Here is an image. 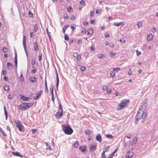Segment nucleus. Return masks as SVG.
<instances>
[{
	"label": "nucleus",
	"instance_id": "1",
	"mask_svg": "<svg viewBox=\"0 0 158 158\" xmlns=\"http://www.w3.org/2000/svg\"><path fill=\"white\" fill-rule=\"evenodd\" d=\"M147 116V113L144 110H143L141 109H139L136 116V120L135 121V124H137L139 120L142 119V122H143Z\"/></svg>",
	"mask_w": 158,
	"mask_h": 158
},
{
	"label": "nucleus",
	"instance_id": "2",
	"mask_svg": "<svg viewBox=\"0 0 158 158\" xmlns=\"http://www.w3.org/2000/svg\"><path fill=\"white\" fill-rule=\"evenodd\" d=\"M33 102H26L21 103L18 106V108L19 110H24L28 109L30 107L32 106L33 105Z\"/></svg>",
	"mask_w": 158,
	"mask_h": 158
},
{
	"label": "nucleus",
	"instance_id": "3",
	"mask_svg": "<svg viewBox=\"0 0 158 158\" xmlns=\"http://www.w3.org/2000/svg\"><path fill=\"white\" fill-rule=\"evenodd\" d=\"M129 103V100L127 99L123 100L121 103H119L117 107V109L120 110L127 106Z\"/></svg>",
	"mask_w": 158,
	"mask_h": 158
},
{
	"label": "nucleus",
	"instance_id": "4",
	"mask_svg": "<svg viewBox=\"0 0 158 158\" xmlns=\"http://www.w3.org/2000/svg\"><path fill=\"white\" fill-rule=\"evenodd\" d=\"M62 127L63 130L65 134L70 135L73 133V130L70 127L65 125L62 126Z\"/></svg>",
	"mask_w": 158,
	"mask_h": 158
},
{
	"label": "nucleus",
	"instance_id": "5",
	"mask_svg": "<svg viewBox=\"0 0 158 158\" xmlns=\"http://www.w3.org/2000/svg\"><path fill=\"white\" fill-rule=\"evenodd\" d=\"M63 110L61 105L59 106V108L58 109V111L56 114L55 116L56 118L59 119L60 118L63 114Z\"/></svg>",
	"mask_w": 158,
	"mask_h": 158
},
{
	"label": "nucleus",
	"instance_id": "6",
	"mask_svg": "<svg viewBox=\"0 0 158 158\" xmlns=\"http://www.w3.org/2000/svg\"><path fill=\"white\" fill-rule=\"evenodd\" d=\"M15 123L16 127L19 129V131H23L24 127L21 121L18 120H16L15 121Z\"/></svg>",
	"mask_w": 158,
	"mask_h": 158
},
{
	"label": "nucleus",
	"instance_id": "7",
	"mask_svg": "<svg viewBox=\"0 0 158 158\" xmlns=\"http://www.w3.org/2000/svg\"><path fill=\"white\" fill-rule=\"evenodd\" d=\"M73 56L75 58L77 59V66H80V62L81 61V56L80 54H78L77 52H74L73 54Z\"/></svg>",
	"mask_w": 158,
	"mask_h": 158
},
{
	"label": "nucleus",
	"instance_id": "8",
	"mask_svg": "<svg viewBox=\"0 0 158 158\" xmlns=\"http://www.w3.org/2000/svg\"><path fill=\"white\" fill-rule=\"evenodd\" d=\"M43 91L42 90H41L40 91L37 92L36 93V96H34L33 97V99L34 100L37 99L39 98L41 95V94H42Z\"/></svg>",
	"mask_w": 158,
	"mask_h": 158
},
{
	"label": "nucleus",
	"instance_id": "9",
	"mask_svg": "<svg viewBox=\"0 0 158 158\" xmlns=\"http://www.w3.org/2000/svg\"><path fill=\"white\" fill-rule=\"evenodd\" d=\"M133 152L132 151H129L126 155V158H132Z\"/></svg>",
	"mask_w": 158,
	"mask_h": 158
},
{
	"label": "nucleus",
	"instance_id": "10",
	"mask_svg": "<svg viewBox=\"0 0 158 158\" xmlns=\"http://www.w3.org/2000/svg\"><path fill=\"white\" fill-rule=\"evenodd\" d=\"M103 90H106V92L107 93H110L111 92L112 90L111 89H109L107 85H104L102 87Z\"/></svg>",
	"mask_w": 158,
	"mask_h": 158
},
{
	"label": "nucleus",
	"instance_id": "11",
	"mask_svg": "<svg viewBox=\"0 0 158 158\" xmlns=\"http://www.w3.org/2000/svg\"><path fill=\"white\" fill-rule=\"evenodd\" d=\"M96 148V147L95 143H93L91 144L90 146L89 147V149L90 151H93L95 150Z\"/></svg>",
	"mask_w": 158,
	"mask_h": 158
},
{
	"label": "nucleus",
	"instance_id": "12",
	"mask_svg": "<svg viewBox=\"0 0 158 158\" xmlns=\"http://www.w3.org/2000/svg\"><path fill=\"white\" fill-rule=\"evenodd\" d=\"M93 32V30L92 28L89 29H88L87 34L90 36H91Z\"/></svg>",
	"mask_w": 158,
	"mask_h": 158
},
{
	"label": "nucleus",
	"instance_id": "13",
	"mask_svg": "<svg viewBox=\"0 0 158 158\" xmlns=\"http://www.w3.org/2000/svg\"><path fill=\"white\" fill-rule=\"evenodd\" d=\"M12 154H13L14 155L16 156H19L21 157H23V156L20 154L18 152H13L12 153Z\"/></svg>",
	"mask_w": 158,
	"mask_h": 158
},
{
	"label": "nucleus",
	"instance_id": "14",
	"mask_svg": "<svg viewBox=\"0 0 158 158\" xmlns=\"http://www.w3.org/2000/svg\"><path fill=\"white\" fill-rule=\"evenodd\" d=\"M96 139L99 142H101L102 141V138L100 134H98L96 136Z\"/></svg>",
	"mask_w": 158,
	"mask_h": 158
},
{
	"label": "nucleus",
	"instance_id": "15",
	"mask_svg": "<svg viewBox=\"0 0 158 158\" xmlns=\"http://www.w3.org/2000/svg\"><path fill=\"white\" fill-rule=\"evenodd\" d=\"M33 46L34 50L36 51H38V46L37 43L36 42H35L33 43Z\"/></svg>",
	"mask_w": 158,
	"mask_h": 158
},
{
	"label": "nucleus",
	"instance_id": "16",
	"mask_svg": "<svg viewBox=\"0 0 158 158\" xmlns=\"http://www.w3.org/2000/svg\"><path fill=\"white\" fill-rule=\"evenodd\" d=\"M21 98L23 101H29L31 99L30 97H26L23 95L21 97Z\"/></svg>",
	"mask_w": 158,
	"mask_h": 158
},
{
	"label": "nucleus",
	"instance_id": "17",
	"mask_svg": "<svg viewBox=\"0 0 158 158\" xmlns=\"http://www.w3.org/2000/svg\"><path fill=\"white\" fill-rule=\"evenodd\" d=\"M7 68L10 69H11L13 67V65L11 63L8 62L7 63Z\"/></svg>",
	"mask_w": 158,
	"mask_h": 158
},
{
	"label": "nucleus",
	"instance_id": "18",
	"mask_svg": "<svg viewBox=\"0 0 158 158\" xmlns=\"http://www.w3.org/2000/svg\"><path fill=\"white\" fill-rule=\"evenodd\" d=\"M153 38V36L152 34H149L147 35V40L148 41L151 40Z\"/></svg>",
	"mask_w": 158,
	"mask_h": 158
},
{
	"label": "nucleus",
	"instance_id": "19",
	"mask_svg": "<svg viewBox=\"0 0 158 158\" xmlns=\"http://www.w3.org/2000/svg\"><path fill=\"white\" fill-rule=\"evenodd\" d=\"M15 65L17 67V54L16 52L15 53Z\"/></svg>",
	"mask_w": 158,
	"mask_h": 158
},
{
	"label": "nucleus",
	"instance_id": "20",
	"mask_svg": "<svg viewBox=\"0 0 158 158\" xmlns=\"http://www.w3.org/2000/svg\"><path fill=\"white\" fill-rule=\"evenodd\" d=\"M114 24L115 26H119L120 25H123L124 24V23L123 22H121L120 23H117L114 22Z\"/></svg>",
	"mask_w": 158,
	"mask_h": 158
},
{
	"label": "nucleus",
	"instance_id": "21",
	"mask_svg": "<svg viewBox=\"0 0 158 158\" xmlns=\"http://www.w3.org/2000/svg\"><path fill=\"white\" fill-rule=\"evenodd\" d=\"M30 80L31 82H34L36 81V78L35 77H31L30 78Z\"/></svg>",
	"mask_w": 158,
	"mask_h": 158
},
{
	"label": "nucleus",
	"instance_id": "22",
	"mask_svg": "<svg viewBox=\"0 0 158 158\" xmlns=\"http://www.w3.org/2000/svg\"><path fill=\"white\" fill-rule=\"evenodd\" d=\"M69 25L66 24V25H65L63 27V33L64 34H65V31H66V29L68 27H69Z\"/></svg>",
	"mask_w": 158,
	"mask_h": 158
},
{
	"label": "nucleus",
	"instance_id": "23",
	"mask_svg": "<svg viewBox=\"0 0 158 158\" xmlns=\"http://www.w3.org/2000/svg\"><path fill=\"white\" fill-rule=\"evenodd\" d=\"M79 149L82 152H84L86 149V148L85 146L80 147Z\"/></svg>",
	"mask_w": 158,
	"mask_h": 158
},
{
	"label": "nucleus",
	"instance_id": "24",
	"mask_svg": "<svg viewBox=\"0 0 158 158\" xmlns=\"http://www.w3.org/2000/svg\"><path fill=\"white\" fill-rule=\"evenodd\" d=\"M32 68H33V69L31 71V73L32 74H34L37 71V69L36 68H35L34 66H32Z\"/></svg>",
	"mask_w": 158,
	"mask_h": 158
},
{
	"label": "nucleus",
	"instance_id": "25",
	"mask_svg": "<svg viewBox=\"0 0 158 158\" xmlns=\"http://www.w3.org/2000/svg\"><path fill=\"white\" fill-rule=\"evenodd\" d=\"M59 80L58 76V75L57 74L56 76V88H57L59 84Z\"/></svg>",
	"mask_w": 158,
	"mask_h": 158
},
{
	"label": "nucleus",
	"instance_id": "26",
	"mask_svg": "<svg viewBox=\"0 0 158 158\" xmlns=\"http://www.w3.org/2000/svg\"><path fill=\"white\" fill-rule=\"evenodd\" d=\"M38 25L37 24H35L33 28L34 31V32H36L38 30Z\"/></svg>",
	"mask_w": 158,
	"mask_h": 158
},
{
	"label": "nucleus",
	"instance_id": "27",
	"mask_svg": "<svg viewBox=\"0 0 158 158\" xmlns=\"http://www.w3.org/2000/svg\"><path fill=\"white\" fill-rule=\"evenodd\" d=\"M23 45H26V36L25 35H24L23 36Z\"/></svg>",
	"mask_w": 158,
	"mask_h": 158
},
{
	"label": "nucleus",
	"instance_id": "28",
	"mask_svg": "<svg viewBox=\"0 0 158 158\" xmlns=\"http://www.w3.org/2000/svg\"><path fill=\"white\" fill-rule=\"evenodd\" d=\"M85 134L88 135H90L91 134V132L89 130H85Z\"/></svg>",
	"mask_w": 158,
	"mask_h": 158
},
{
	"label": "nucleus",
	"instance_id": "29",
	"mask_svg": "<svg viewBox=\"0 0 158 158\" xmlns=\"http://www.w3.org/2000/svg\"><path fill=\"white\" fill-rule=\"evenodd\" d=\"M79 145V143L78 141L76 142L73 144V147L74 148H77Z\"/></svg>",
	"mask_w": 158,
	"mask_h": 158
},
{
	"label": "nucleus",
	"instance_id": "30",
	"mask_svg": "<svg viewBox=\"0 0 158 158\" xmlns=\"http://www.w3.org/2000/svg\"><path fill=\"white\" fill-rule=\"evenodd\" d=\"M82 33L85 34L86 32V30L85 28H83L81 29V31Z\"/></svg>",
	"mask_w": 158,
	"mask_h": 158
},
{
	"label": "nucleus",
	"instance_id": "31",
	"mask_svg": "<svg viewBox=\"0 0 158 158\" xmlns=\"http://www.w3.org/2000/svg\"><path fill=\"white\" fill-rule=\"evenodd\" d=\"M2 51L4 52H8V49L6 47H4L3 48Z\"/></svg>",
	"mask_w": 158,
	"mask_h": 158
},
{
	"label": "nucleus",
	"instance_id": "32",
	"mask_svg": "<svg viewBox=\"0 0 158 158\" xmlns=\"http://www.w3.org/2000/svg\"><path fill=\"white\" fill-rule=\"evenodd\" d=\"M45 144L46 146H47V148L46 149H49L50 150H52V148L50 146L48 145V143H45Z\"/></svg>",
	"mask_w": 158,
	"mask_h": 158
},
{
	"label": "nucleus",
	"instance_id": "33",
	"mask_svg": "<svg viewBox=\"0 0 158 158\" xmlns=\"http://www.w3.org/2000/svg\"><path fill=\"white\" fill-rule=\"evenodd\" d=\"M106 137L109 139H112L113 138V136L110 134H108L106 135Z\"/></svg>",
	"mask_w": 158,
	"mask_h": 158
},
{
	"label": "nucleus",
	"instance_id": "34",
	"mask_svg": "<svg viewBox=\"0 0 158 158\" xmlns=\"http://www.w3.org/2000/svg\"><path fill=\"white\" fill-rule=\"evenodd\" d=\"M106 152V151L103 152L102 154V158H106V156L105 155V152Z\"/></svg>",
	"mask_w": 158,
	"mask_h": 158
},
{
	"label": "nucleus",
	"instance_id": "35",
	"mask_svg": "<svg viewBox=\"0 0 158 158\" xmlns=\"http://www.w3.org/2000/svg\"><path fill=\"white\" fill-rule=\"evenodd\" d=\"M1 132H2V134L3 135L4 137H6V133L3 131L2 129H0Z\"/></svg>",
	"mask_w": 158,
	"mask_h": 158
},
{
	"label": "nucleus",
	"instance_id": "36",
	"mask_svg": "<svg viewBox=\"0 0 158 158\" xmlns=\"http://www.w3.org/2000/svg\"><path fill=\"white\" fill-rule=\"evenodd\" d=\"M4 112H5V114L6 117V118H7V116H8V113L6 111V109L5 107H4Z\"/></svg>",
	"mask_w": 158,
	"mask_h": 158
},
{
	"label": "nucleus",
	"instance_id": "37",
	"mask_svg": "<svg viewBox=\"0 0 158 158\" xmlns=\"http://www.w3.org/2000/svg\"><path fill=\"white\" fill-rule=\"evenodd\" d=\"M137 139H138V138L137 137H135L132 140V142L133 143H136L137 141Z\"/></svg>",
	"mask_w": 158,
	"mask_h": 158
},
{
	"label": "nucleus",
	"instance_id": "38",
	"mask_svg": "<svg viewBox=\"0 0 158 158\" xmlns=\"http://www.w3.org/2000/svg\"><path fill=\"white\" fill-rule=\"evenodd\" d=\"M67 9L68 11L69 12H71V10H72V8L71 6H68L67 8Z\"/></svg>",
	"mask_w": 158,
	"mask_h": 158
},
{
	"label": "nucleus",
	"instance_id": "39",
	"mask_svg": "<svg viewBox=\"0 0 158 158\" xmlns=\"http://www.w3.org/2000/svg\"><path fill=\"white\" fill-rule=\"evenodd\" d=\"M137 25L138 26V27H141L142 26V23L140 21L138 22L137 23Z\"/></svg>",
	"mask_w": 158,
	"mask_h": 158
},
{
	"label": "nucleus",
	"instance_id": "40",
	"mask_svg": "<svg viewBox=\"0 0 158 158\" xmlns=\"http://www.w3.org/2000/svg\"><path fill=\"white\" fill-rule=\"evenodd\" d=\"M9 89V87L7 85H5L4 86V89L6 91H8Z\"/></svg>",
	"mask_w": 158,
	"mask_h": 158
},
{
	"label": "nucleus",
	"instance_id": "41",
	"mask_svg": "<svg viewBox=\"0 0 158 158\" xmlns=\"http://www.w3.org/2000/svg\"><path fill=\"white\" fill-rule=\"evenodd\" d=\"M23 47L24 48V50H25V53L27 55V47L26 46V45H23Z\"/></svg>",
	"mask_w": 158,
	"mask_h": 158
},
{
	"label": "nucleus",
	"instance_id": "42",
	"mask_svg": "<svg viewBox=\"0 0 158 158\" xmlns=\"http://www.w3.org/2000/svg\"><path fill=\"white\" fill-rule=\"evenodd\" d=\"M120 70V68L119 67H117L115 68H114L113 69V71H116V72H118Z\"/></svg>",
	"mask_w": 158,
	"mask_h": 158
},
{
	"label": "nucleus",
	"instance_id": "43",
	"mask_svg": "<svg viewBox=\"0 0 158 158\" xmlns=\"http://www.w3.org/2000/svg\"><path fill=\"white\" fill-rule=\"evenodd\" d=\"M110 75L111 77H114L115 76V73L113 72H111L110 73Z\"/></svg>",
	"mask_w": 158,
	"mask_h": 158
},
{
	"label": "nucleus",
	"instance_id": "44",
	"mask_svg": "<svg viewBox=\"0 0 158 158\" xmlns=\"http://www.w3.org/2000/svg\"><path fill=\"white\" fill-rule=\"evenodd\" d=\"M85 67L83 66H82L80 67L81 70L83 71H84L85 70Z\"/></svg>",
	"mask_w": 158,
	"mask_h": 158
},
{
	"label": "nucleus",
	"instance_id": "45",
	"mask_svg": "<svg viewBox=\"0 0 158 158\" xmlns=\"http://www.w3.org/2000/svg\"><path fill=\"white\" fill-rule=\"evenodd\" d=\"M64 39L66 40L69 41V38L68 36L66 35H64Z\"/></svg>",
	"mask_w": 158,
	"mask_h": 158
},
{
	"label": "nucleus",
	"instance_id": "46",
	"mask_svg": "<svg viewBox=\"0 0 158 158\" xmlns=\"http://www.w3.org/2000/svg\"><path fill=\"white\" fill-rule=\"evenodd\" d=\"M80 3L81 5H85V1L83 0H81L80 2Z\"/></svg>",
	"mask_w": 158,
	"mask_h": 158
},
{
	"label": "nucleus",
	"instance_id": "47",
	"mask_svg": "<svg viewBox=\"0 0 158 158\" xmlns=\"http://www.w3.org/2000/svg\"><path fill=\"white\" fill-rule=\"evenodd\" d=\"M115 54H116V53L115 52H112L110 53V55L111 57H112L113 56H115Z\"/></svg>",
	"mask_w": 158,
	"mask_h": 158
},
{
	"label": "nucleus",
	"instance_id": "48",
	"mask_svg": "<svg viewBox=\"0 0 158 158\" xmlns=\"http://www.w3.org/2000/svg\"><path fill=\"white\" fill-rule=\"evenodd\" d=\"M46 30H47V32L48 34V36H49V38H50L51 37V35H50L51 33L48 31V28H47L46 29Z\"/></svg>",
	"mask_w": 158,
	"mask_h": 158
},
{
	"label": "nucleus",
	"instance_id": "49",
	"mask_svg": "<svg viewBox=\"0 0 158 158\" xmlns=\"http://www.w3.org/2000/svg\"><path fill=\"white\" fill-rule=\"evenodd\" d=\"M63 16L64 18L66 19H68L69 18L68 16L66 14H64L63 15Z\"/></svg>",
	"mask_w": 158,
	"mask_h": 158
},
{
	"label": "nucleus",
	"instance_id": "50",
	"mask_svg": "<svg viewBox=\"0 0 158 158\" xmlns=\"http://www.w3.org/2000/svg\"><path fill=\"white\" fill-rule=\"evenodd\" d=\"M36 131H37L36 129H32L31 130V131H32V134H34L36 132Z\"/></svg>",
	"mask_w": 158,
	"mask_h": 158
},
{
	"label": "nucleus",
	"instance_id": "51",
	"mask_svg": "<svg viewBox=\"0 0 158 158\" xmlns=\"http://www.w3.org/2000/svg\"><path fill=\"white\" fill-rule=\"evenodd\" d=\"M39 61H41L42 59V55L41 54L39 56Z\"/></svg>",
	"mask_w": 158,
	"mask_h": 158
},
{
	"label": "nucleus",
	"instance_id": "52",
	"mask_svg": "<svg viewBox=\"0 0 158 158\" xmlns=\"http://www.w3.org/2000/svg\"><path fill=\"white\" fill-rule=\"evenodd\" d=\"M71 27L74 31L76 28V26L74 24L73 26H71Z\"/></svg>",
	"mask_w": 158,
	"mask_h": 158
},
{
	"label": "nucleus",
	"instance_id": "53",
	"mask_svg": "<svg viewBox=\"0 0 158 158\" xmlns=\"http://www.w3.org/2000/svg\"><path fill=\"white\" fill-rule=\"evenodd\" d=\"M20 80H21L22 81H24V79H23V76L22 74H21L20 75Z\"/></svg>",
	"mask_w": 158,
	"mask_h": 158
},
{
	"label": "nucleus",
	"instance_id": "54",
	"mask_svg": "<svg viewBox=\"0 0 158 158\" xmlns=\"http://www.w3.org/2000/svg\"><path fill=\"white\" fill-rule=\"evenodd\" d=\"M136 53L137 56H139L141 54V52L137 50L136 51Z\"/></svg>",
	"mask_w": 158,
	"mask_h": 158
},
{
	"label": "nucleus",
	"instance_id": "55",
	"mask_svg": "<svg viewBox=\"0 0 158 158\" xmlns=\"http://www.w3.org/2000/svg\"><path fill=\"white\" fill-rule=\"evenodd\" d=\"M128 73L129 75H130L132 74V71H131V69H130L129 70V71L127 72Z\"/></svg>",
	"mask_w": 158,
	"mask_h": 158
},
{
	"label": "nucleus",
	"instance_id": "56",
	"mask_svg": "<svg viewBox=\"0 0 158 158\" xmlns=\"http://www.w3.org/2000/svg\"><path fill=\"white\" fill-rule=\"evenodd\" d=\"M29 15L30 17H32L33 16V14L30 11H29L28 12Z\"/></svg>",
	"mask_w": 158,
	"mask_h": 158
},
{
	"label": "nucleus",
	"instance_id": "57",
	"mask_svg": "<svg viewBox=\"0 0 158 158\" xmlns=\"http://www.w3.org/2000/svg\"><path fill=\"white\" fill-rule=\"evenodd\" d=\"M30 37L31 38H32V37H33L34 36V33L33 32H31L30 33Z\"/></svg>",
	"mask_w": 158,
	"mask_h": 158
},
{
	"label": "nucleus",
	"instance_id": "58",
	"mask_svg": "<svg viewBox=\"0 0 158 158\" xmlns=\"http://www.w3.org/2000/svg\"><path fill=\"white\" fill-rule=\"evenodd\" d=\"M126 137L130 139L131 137V135L130 134H129L128 135H126Z\"/></svg>",
	"mask_w": 158,
	"mask_h": 158
},
{
	"label": "nucleus",
	"instance_id": "59",
	"mask_svg": "<svg viewBox=\"0 0 158 158\" xmlns=\"http://www.w3.org/2000/svg\"><path fill=\"white\" fill-rule=\"evenodd\" d=\"M94 11H91L90 12V15L91 17H92L94 15Z\"/></svg>",
	"mask_w": 158,
	"mask_h": 158
},
{
	"label": "nucleus",
	"instance_id": "60",
	"mask_svg": "<svg viewBox=\"0 0 158 158\" xmlns=\"http://www.w3.org/2000/svg\"><path fill=\"white\" fill-rule=\"evenodd\" d=\"M31 62L32 65H34L35 64V61L34 60H32Z\"/></svg>",
	"mask_w": 158,
	"mask_h": 158
},
{
	"label": "nucleus",
	"instance_id": "61",
	"mask_svg": "<svg viewBox=\"0 0 158 158\" xmlns=\"http://www.w3.org/2000/svg\"><path fill=\"white\" fill-rule=\"evenodd\" d=\"M156 31V28L154 27V28H152V31L153 32H155Z\"/></svg>",
	"mask_w": 158,
	"mask_h": 158
},
{
	"label": "nucleus",
	"instance_id": "62",
	"mask_svg": "<svg viewBox=\"0 0 158 158\" xmlns=\"http://www.w3.org/2000/svg\"><path fill=\"white\" fill-rule=\"evenodd\" d=\"M45 92H48V88L47 86H45Z\"/></svg>",
	"mask_w": 158,
	"mask_h": 158
},
{
	"label": "nucleus",
	"instance_id": "63",
	"mask_svg": "<svg viewBox=\"0 0 158 158\" xmlns=\"http://www.w3.org/2000/svg\"><path fill=\"white\" fill-rule=\"evenodd\" d=\"M77 42L79 44H81L82 43V41L81 40H78Z\"/></svg>",
	"mask_w": 158,
	"mask_h": 158
},
{
	"label": "nucleus",
	"instance_id": "64",
	"mask_svg": "<svg viewBox=\"0 0 158 158\" xmlns=\"http://www.w3.org/2000/svg\"><path fill=\"white\" fill-rule=\"evenodd\" d=\"M4 79L5 81H8V78L7 77H6V76H5L4 77Z\"/></svg>",
	"mask_w": 158,
	"mask_h": 158
}]
</instances>
